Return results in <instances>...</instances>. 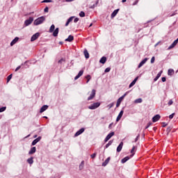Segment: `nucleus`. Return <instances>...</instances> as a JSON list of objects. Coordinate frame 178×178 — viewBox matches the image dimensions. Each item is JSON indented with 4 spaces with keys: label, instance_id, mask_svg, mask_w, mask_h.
I'll return each mask as SVG.
<instances>
[{
    "label": "nucleus",
    "instance_id": "obj_26",
    "mask_svg": "<svg viewBox=\"0 0 178 178\" xmlns=\"http://www.w3.org/2000/svg\"><path fill=\"white\" fill-rule=\"evenodd\" d=\"M129 159H130V156H125L121 160V163H126L127 161H129Z\"/></svg>",
    "mask_w": 178,
    "mask_h": 178
},
{
    "label": "nucleus",
    "instance_id": "obj_8",
    "mask_svg": "<svg viewBox=\"0 0 178 178\" xmlns=\"http://www.w3.org/2000/svg\"><path fill=\"white\" fill-rule=\"evenodd\" d=\"M86 129L84 128H81L80 129L79 131H77L75 134H74V137H79V136H80V134H83V133H84Z\"/></svg>",
    "mask_w": 178,
    "mask_h": 178
},
{
    "label": "nucleus",
    "instance_id": "obj_46",
    "mask_svg": "<svg viewBox=\"0 0 178 178\" xmlns=\"http://www.w3.org/2000/svg\"><path fill=\"white\" fill-rule=\"evenodd\" d=\"M168 106H170V105H173V100L170 99L168 103Z\"/></svg>",
    "mask_w": 178,
    "mask_h": 178
},
{
    "label": "nucleus",
    "instance_id": "obj_55",
    "mask_svg": "<svg viewBox=\"0 0 178 178\" xmlns=\"http://www.w3.org/2000/svg\"><path fill=\"white\" fill-rule=\"evenodd\" d=\"M162 127H166L168 126V124L166 122H162Z\"/></svg>",
    "mask_w": 178,
    "mask_h": 178
},
{
    "label": "nucleus",
    "instance_id": "obj_35",
    "mask_svg": "<svg viewBox=\"0 0 178 178\" xmlns=\"http://www.w3.org/2000/svg\"><path fill=\"white\" fill-rule=\"evenodd\" d=\"M136 146H134L131 150V154H132L131 156H133L134 155V154H136Z\"/></svg>",
    "mask_w": 178,
    "mask_h": 178
},
{
    "label": "nucleus",
    "instance_id": "obj_54",
    "mask_svg": "<svg viewBox=\"0 0 178 178\" xmlns=\"http://www.w3.org/2000/svg\"><path fill=\"white\" fill-rule=\"evenodd\" d=\"M162 73H163V71H160L158 74H157V76H159V77H161V76H162Z\"/></svg>",
    "mask_w": 178,
    "mask_h": 178
},
{
    "label": "nucleus",
    "instance_id": "obj_18",
    "mask_svg": "<svg viewBox=\"0 0 178 178\" xmlns=\"http://www.w3.org/2000/svg\"><path fill=\"white\" fill-rule=\"evenodd\" d=\"M118 13H119V9L115 10L111 15V19H113V17H115Z\"/></svg>",
    "mask_w": 178,
    "mask_h": 178
},
{
    "label": "nucleus",
    "instance_id": "obj_36",
    "mask_svg": "<svg viewBox=\"0 0 178 178\" xmlns=\"http://www.w3.org/2000/svg\"><path fill=\"white\" fill-rule=\"evenodd\" d=\"M79 16H80V17H86V13H84L83 11H81L79 13Z\"/></svg>",
    "mask_w": 178,
    "mask_h": 178
},
{
    "label": "nucleus",
    "instance_id": "obj_39",
    "mask_svg": "<svg viewBox=\"0 0 178 178\" xmlns=\"http://www.w3.org/2000/svg\"><path fill=\"white\" fill-rule=\"evenodd\" d=\"M27 63H29V61H25L24 63L22 64V66L24 65L26 66V68L29 67L30 65H29V64Z\"/></svg>",
    "mask_w": 178,
    "mask_h": 178
},
{
    "label": "nucleus",
    "instance_id": "obj_11",
    "mask_svg": "<svg viewBox=\"0 0 178 178\" xmlns=\"http://www.w3.org/2000/svg\"><path fill=\"white\" fill-rule=\"evenodd\" d=\"M147 60H148V58H145V59H143L138 65V68L140 69V67H142V66H144V65H145V63H147Z\"/></svg>",
    "mask_w": 178,
    "mask_h": 178
},
{
    "label": "nucleus",
    "instance_id": "obj_59",
    "mask_svg": "<svg viewBox=\"0 0 178 178\" xmlns=\"http://www.w3.org/2000/svg\"><path fill=\"white\" fill-rule=\"evenodd\" d=\"M158 79H159V78H157V76H156V77L154 79V81H158Z\"/></svg>",
    "mask_w": 178,
    "mask_h": 178
},
{
    "label": "nucleus",
    "instance_id": "obj_5",
    "mask_svg": "<svg viewBox=\"0 0 178 178\" xmlns=\"http://www.w3.org/2000/svg\"><path fill=\"white\" fill-rule=\"evenodd\" d=\"M113 136H115L114 131H112L110 134H108L104 139V143H108V141H109V140H111V138H112Z\"/></svg>",
    "mask_w": 178,
    "mask_h": 178
},
{
    "label": "nucleus",
    "instance_id": "obj_17",
    "mask_svg": "<svg viewBox=\"0 0 178 178\" xmlns=\"http://www.w3.org/2000/svg\"><path fill=\"white\" fill-rule=\"evenodd\" d=\"M48 105H44L41 107L40 112V113H42L43 112H45V111H47V109H48Z\"/></svg>",
    "mask_w": 178,
    "mask_h": 178
},
{
    "label": "nucleus",
    "instance_id": "obj_21",
    "mask_svg": "<svg viewBox=\"0 0 178 178\" xmlns=\"http://www.w3.org/2000/svg\"><path fill=\"white\" fill-rule=\"evenodd\" d=\"M17 41H19V38H17V37L15 38L10 42V47H13V45H15V44H16V42H17Z\"/></svg>",
    "mask_w": 178,
    "mask_h": 178
},
{
    "label": "nucleus",
    "instance_id": "obj_49",
    "mask_svg": "<svg viewBox=\"0 0 178 178\" xmlns=\"http://www.w3.org/2000/svg\"><path fill=\"white\" fill-rule=\"evenodd\" d=\"M49 10V8L48 7H45V8L44 9V12L45 13H48V11Z\"/></svg>",
    "mask_w": 178,
    "mask_h": 178
},
{
    "label": "nucleus",
    "instance_id": "obj_44",
    "mask_svg": "<svg viewBox=\"0 0 178 178\" xmlns=\"http://www.w3.org/2000/svg\"><path fill=\"white\" fill-rule=\"evenodd\" d=\"M95 156H97V153L95 152L90 155V157L92 158V159H94Z\"/></svg>",
    "mask_w": 178,
    "mask_h": 178
},
{
    "label": "nucleus",
    "instance_id": "obj_37",
    "mask_svg": "<svg viewBox=\"0 0 178 178\" xmlns=\"http://www.w3.org/2000/svg\"><path fill=\"white\" fill-rule=\"evenodd\" d=\"M85 79H88L87 81H86V83H88V82L90 81V80H91V75H90V74L87 75V76L85 77Z\"/></svg>",
    "mask_w": 178,
    "mask_h": 178
},
{
    "label": "nucleus",
    "instance_id": "obj_24",
    "mask_svg": "<svg viewBox=\"0 0 178 178\" xmlns=\"http://www.w3.org/2000/svg\"><path fill=\"white\" fill-rule=\"evenodd\" d=\"M83 54H84L86 59H88V58H90V54L88 53V51L87 49H84Z\"/></svg>",
    "mask_w": 178,
    "mask_h": 178
},
{
    "label": "nucleus",
    "instance_id": "obj_48",
    "mask_svg": "<svg viewBox=\"0 0 178 178\" xmlns=\"http://www.w3.org/2000/svg\"><path fill=\"white\" fill-rule=\"evenodd\" d=\"M58 61H61V63H65V62H66V60L65 58H62Z\"/></svg>",
    "mask_w": 178,
    "mask_h": 178
},
{
    "label": "nucleus",
    "instance_id": "obj_3",
    "mask_svg": "<svg viewBox=\"0 0 178 178\" xmlns=\"http://www.w3.org/2000/svg\"><path fill=\"white\" fill-rule=\"evenodd\" d=\"M127 94H129V92H126L122 96H121L117 101V104H116V108H119V106H120V104H122V101H123V99H124V97H126V95H127Z\"/></svg>",
    "mask_w": 178,
    "mask_h": 178
},
{
    "label": "nucleus",
    "instance_id": "obj_38",
    "mask_svg": "<svg viewBox=\"0 0 178 178\" xmlns=\"http://www.w3.org/2000/svg\"><path fill=\"white\" fill-rule=\"evenodd\" d=\"M6 111V106H3L0 108V113H2V112H5Z\"/></svg>",
    "mask_w": 178,
    "mask_h": 178
},
{
    "label": "nucleus",
    "instance_id": "obj_28",
    "mask_svg": "<svg viewBox=\"0 0 178 178\" xmlns=\"http://www.w3.org/2000/svg\"><path fill=\"white\" fill-rule=\"evenodd\" d=\"M109 161H111V157H108L104 162L102 163V166H106L108 163H109Z\"/></svg>",
    "mask_w": 178,
    "mask_h": 178
},
{
    "label": "nucleus",
    "instance_id": "obj_57",
    "mask_svg": "<svg viewBox=\"0 0 178 178\" xmlns=\"http://www.w3.org/2000/svg\"><path fill=\"white\" fill-rule=\"evenodd\" d=\"M77 22H79V17H76V18L74 19V23H77Z\"/></svg>",
    "mask_w": 178,
    "mask_h": 178
},
{
    "label": "nucleus",
    "instance_id": "obj_63",
    "mask_svg": "<svg viewBox=\"0 0 178 178\" xmlns=\"http://www.w3.org/2000/svg\"><path fill=\"white\" fill-rule=\"evenodd\" d=\"M95 6V5H93L92 6H91V7H90L91 9H94Z\"/></svg>",
    "mask_w": 178,
    "mask_h": 178
},
{
    "label": "nucleus",
    "instance_id": "obj_4",
    "mask_svg": "<svg viewBox=\"0 0 178 178\" xmlns=\"http://www.w3.org/2000/svg\"><path fill=\"white\" fill-rule=\"evenodd\" d=\"M95 94H97V90L92 89L90 96L87 99V101H91L92 99H94V98H95Z\"/></svg>",
    "mask_w": 178,
    "mask_h": 178
},
{
    "label": "nucleus",
    "instance_id": "obj_53",
    "mask_svg": "<svg viewBox=\"0 0 178 178\" xmlns=\"http://www.w3.org/2000/svg\"><path fill=\"white\" fill-rule=\"evenodd\" d=\"M161 81H163V83H165V81H166V77H165V76L162 77Z\"/></svg>",
    "mask_w": 178,
    "mask_h": 178
},
{
    "label": "nucleus",
    "instance_id": "obj_50",
    "mask_svg": "<svg viewBox=\"0 0 178 178\" xmlns=\"http://www.w3.org/2000/svg\"><path fill=\"white\" fill-rule=\"evenodd\" d=\"M19 69H22V65L17 67L15 72H17Z\"/></svg>",
    "mask_w": 178,
    "mask_h": 178
},
{
    "label": "nucleus",
    "instance_id": "obj_56",
    "mask_svg": "<svg viewBox=\"0 0 178 178\" xmlns=\"http://www.w3.org/2000/svg\"><path fill=\"white\" fill-rule=\"evenodd\" d=\"M137 3H138V0H136L134 3H133V6H136L137 5Z\"/></svg>",
    "mask_w": 178,
    "mask_h": 178
},
{
    "label": "nucleus",
    "instance_id": "obj_19",
    "mask_svg": "<svg viewBox=\"0 0 178 178\" xmlns=\"http://www.w3.org/2000/svg\"><path fill=\"white\" fill-rule=\"evenodd\" d=\"M73 19H74V17H70L65 23V27H67L69 24L71 23V22H73Z\"/></svg>",
    "mask_w": 178,
    "mask_h": 178
},
{
    "label": "nucleus",
    "instance_id": "obj_42",
    "mask_svg": "<svg viewBox=\"0 0 178 178\" xmlns=\"http://www.w3.org/2000/svg\"><path fill=\"white\" fill-rule=\"evenodd\" d=\"M49 2H52V0H44L42 1V3H49Z\"/></svg>",
    "mask_w": 178,
    "mask_h": 178
},
{
    "label": "nucleus",
    "instance_id": "obj_13",
    "mask_svg": "<svg viewBox=\"0 0 178 178\" xmlns=\"http://www.w3.org/2000/svg\"><path fill=\"white\" fill-rule=\"evenodd\" d=\"M123 113H124V111L123 110H121L116 118V122H119V120L122 119V116H123Z\"/></svg>",
    "mask_w": 178,
    "mask_h": 178
},
{
    "label": "nucleus",
    "instance_id": "obj_16",
    "mask_svg": "<svg viewBox=\"0 0 178 178\" xmlns=\"http://www.w3.org/2000/svg\"><path fill=\"white\" fill-rule=\"evenodd\" d=\"M137 80H138V76L136 77L132 82L129 84V88H131V87H133V86H134L136 84V83H137Z\"/></svg>",
    "mask_w": 178,
    "mask_h": 178
},
{
    "label": "nucleus",
    "instance_id": "obj_1",
    "mask_svg": "<svg viewBox=\"0 0 178 178\" xmlns=\"http://www.w3.org/2000/svg\"><path fill=\"white\" fill-rule=\"evenodd\" d=\"M44 22H45V17L42 16V17H40L38 19H36L33 22V24L35 26H40V24H42L44 23Z\"/></svg>",
    "mask_w": 178,
    "mask_h": 178
},
{
    "label": "nucleus",
    "instance_id": "obj_6",
    "mask_svg": "<svg viewBox=\"0 0 178 178\" xmlns=\"http://www.w3.org/2000/svg\"><path fill=\"white\" fill-rule=\"evenodd\" d=\"M34 22V18L33 17H30L28 19L25 20L24 24L25 26H30Z\"/></svg>",
    "mask_w": 178,
    "mask_h": 178
},
{
    "label": "nucleus",
    "instance_id": "obj_40",
    "mask_svg": "<svg viewBox=\"0 0 178 178\" xmlns=\"http://www.w3.org/2000/svg\"><path fill=\"white\" fill-rule=\"evenodd\" d=\"M114 105H115V103H111L107 106V108H108V109H111V108H113Z\"/></svg>",
    "mask_w": 178,
    "mask_h": 178
},
{
    "label": "nucleus",
    "instance_id": "obj_64",
    "mask_svg": "<svg viewBox=\"0 0 178 178\" xmlns=\"http://www.w3.org/2000/svg\"><path fill=\"white\" fill-rule=\"evenodd\" d=\"M44 119H48V117H47V116H44L43 117Z\"/></svg>",
    "mask_w": 178,
    "mask_h": 178
},
{
    "label": "nucleus",
    "instance_id": "obj_61",
    "mask_svg": "<svg viewBox=\"0 0 178 178\" xmlns=\"http://www.w3.org/2000/svg\"><path fill=\"white\" fill-rule=\"evenodd\" d=\"M159 42H158L154 45V47H158V45H159Z\"/></svg>",
    "mask_w": 178,
    "mask_h": 178
},
{
    "label": "nucleus",
    "instance_id": "obj_62",
    "mask_svg": "<svg viewBox=\"0 0 178 178\" xmlns=\"http://www.w3.org/2000/svg\"><path fill=\"white\" fill-rule=\"evenodd\" d=\"M127 0H122V2L123 3H124V2H126Z\"/></svg>",
    "mask_w": 178,
    "mask_h": 178
},
{
    "label": "nucleus",
    "instance_id": "obj_52",
    "mask_svg": "<svg viewBox=\"0 0 178 178\" xmlns=\"http://www.w3.org/2000/svg\"><path fill=\"white\" fill-rule=\"evenodd\" d=\"M174 117H175V113L169 115V119H172Z\"/></svg>",
    "mask_w": 178,
    "mask_h": 178
},
{
    "label": "nucleus",
    "instance_id": "obj_7",
    "mask_svg": "<svg viewBox=\"0 0 178 178\" xmlns=\"http://www.w3.org/2000/svg\"><path fill=\"white\" fill-rule=\"evenodd\" d=\"M38 37H40V33L38 32V33L33 34L32 35V37L31 38V42L35 41V40H37L38 38Z\"/></svg>",
    "mask_w": 178,
    "mask_h": 178
},
{
    "label": "nucleus",
    "instance_id": "obj_2",
    "mask_svg": "<svg viewBox=\"0 0 178 178\" xmlns=\"http://www.w3.org/2000/svg\"><path fill=\"white\" fill-rule=\"evenodd\" d=\"M101 106L100 102H95L92 104L90 106H88V109H90L91 111H94L95 109H97V108H99Z\"/></svg>",
    "mask_w": 178,
    "mask_h": 178
},
{
    "label": "nucleus",
    "instance_id": "obj_23",
    "mask_svg": "<svg viewBox=\"0 0 178 178\" xmlns=\"http://www.w3.org/2000/svg\"><path fill=\"white\" fill-rule=\"evenodd\" d=\"M34 157L31 156L27 159L26 162L29 163V165H33L34 163Z\"/></svg>",
    "mask_w": 178,
    "mask_h": 178
},
{
    "label": "nucleus",
    "instance_id": "obj_51",
    "mask_svg": "<svg viewBox=\"0 0 178 178\" xmlns=\"http://www.w3.org/2000/svg\"><path fill=\"white\" fill-rule=\"evenodd\" d=\"M155 62V56L152 57L151 63H154Z\"/></svg>",
    "mask_w": 178,
    "mask_h": 178
},
{
    "label": "nucleus",
    "instance_id": "obj_25",
    "mask_svg": "<svg viewBox=\"0 0 178 178\" xmlns=\"http://www.w3.org/2000/svg\"><path fill=\"white\" fill-rule=\"evenodd\" d=\"M56 69L57 70H61L62 69V63L61 61H58L56 63Z\"/></svg>",
    "mask_w": 178,
    "mask_h": 178
},
{
    "label": "nucleus",
    "instance_id": "obj_47",
    "mask_svg": "<svg viewBox=\"0 0 178 178\" xmlns=\"http://www.w3.org/2000/svg\"><path fill=\"white\" fill-rule=\"evenodd\" d=\"M140 138V134H138L136 138H135L134 143H137L138 141V139Z\"/></svg>",
    "mask_w": 178,
    "mask_h": 178
},
{
    "label": "nucleus",
    "instance_id": "obj_45",
    "mask_svg": "<svg viewBox=\"0 0 178 178\" xmlns=\"http://www.w3.org/2000/svg\"><path fill=\"white\" fill-rule=\"evenodd\" d=\"M151 126H152V122H149L147 123V125L146 126L145 129H148Z\"/></svg>",
    "mask_w": 178,
    "mask_h": 178
},
{
    "label": "nucleus",
    "instance_id": "obj_9",
    "mask_svg": "<svg viewBox=\"0 0 178 178\" xmlns=\"http://www.w3.org/2000/svg\"><path fill=\"white\" fill-rule=\"evenodd\" d=\"M178 43V38L175 40L168 48V50L172 49V48H175V46L177 45Z\"/></svg>",
    "mask_w": 178,
    "mask_h": 178
},
{
    "label": "nucleus",
    "instance_id": "obj_41",
    "mask_svg": "<svg viewBox=\"0 0 178 178\" xmlns=\"http://www.w3.org/2000/svg\"><path fill=\"white\" fill-rule=\"evenodd\" d=\"M11 79H12V74H10V75L7 77V83H9V81H10Z\"/></svg>",
    "mask_w": 178,
    "mask_h": 178
},
{
    "label": "nucleus",
    "instance_id": "obj_31",
    "mask_svg": "<svg viewBox=\"0 0 178 178\" xmlns=\"http://www.w3.org/2000/svg\"><path fill=\"white\" fill-rule=\"evenodd\" d=\"M113 143V140H110L105 146V148H109L111 145Z\"/></svg>",
    "mask_w": 178,
    "mask_h": 178
},
{
    "label": "nucleus",
    "instance_id": "obj_43",
    "mask_svg": "<svg viewBox=\"0 0 178 178\" xmlns=\"http://www.w3.org/2000/svg\"><path fill=\"white\" fill-rule=\"evenodd\" d=\"M109 72H111V67H107L104 70L105 73H109Z\"/></svg>",
    "mask_w": 178,
    "mask_h": 178
},
{
    "label": "nucleus",
    "instance_id": "obj_58",
    "mask_svg": "<svg viewBox=\"0 0 178 178\" xmlns=\"http://www.w3.org/2000/svg\"><path fill=\"white\" fill-rule=\"evenodd\" d=\"M112 126H113V122L111 123V124L108 125V129H112Z\"/></svg>",
    "mask_w": 178,
    "mask_h": 178
},
{
    "label": "nucleus",
    "instance_id": "obj_30",
    "mask_svg": "<svg viewBox=\"0 0 178 178\" xmlns=\"http://www.w3.org/2000/svg\"><path fill=\"white\" fill-rule=\"evenodd\" d=\"M173 74H175V70L172 69H170L168 71V76H172Z\"/></svg>",
    "mask_w": 178,
    "mask_h": 178
},
{
    "label": "nucleus",
    "instance_id": "obj_32",
    "mask_svg": "<svg viewBox=\"0 0 178 178\" xmlns=\"http://www.w3.org/2000/svg\"><path fill=\"white\" fill-rule=\"evenodd\" d=\"M84 168V161H81V163L79 165V170H83Z\"/></svg>",
    "mask_w": 178,
    "mask_h": 178
},
{
    "label": "nucleus",
    "instance_id": "obj_12",
    "mask_svg": "<svg viewBox=\"0 0 178 178\" xmlns=\"http://www.w3.org/2000/svg\"><path fill=\"white\" fill-rule=\"evenodd\" d=\"M41 136L38 137L37 138H35V140H33L31 145H35V144H37L38 143H40V141H41Z\"/></svg>",
    "mask_w": 178,
    "mask_h": 178
},
{
    "label": "nucleus",
    "instance_id": "obj_15",
    "mask_svg": "<svg viewBox=\"0 0 178 178\" xmlns=\"http://www.w3.org/2000/svg\"><path fill=\"white\" fill-rule=\"evenodd\" d=\"M36 151H37V148L35 147H31L29 152V155H33V154H35Z\"/></svg>",
    "mask_w": 178,
    "mask_h": 178
},
{
    "label": "nucleus",
    "instance_id": "obj_27",
    "mask_svg": "<svg viewBox=\"0 0 178 178\" xmlns=\"http://www.w3.org/2000/svg\"><path fill=\"white\" fill-rule=\"evenodd\" d=\"M59 34V28H56L54 31H53V36L56 37Z\"/></svg>",
    "mask_w": 178,
    "mask_h": 178
},
{
    "label": "nucleus",
    "instance_id": "obj_14",
    "mask_svg": "<svg viewBox=\"0 0 178 178\" xmlns=\"http://www.w3.org/2000/svg\"><path fill=\"white\" fill-rule=\"evenodd\" d=\"M83 73H84V71L83 70H80L78 74L74 77V80H78V79H80V77L83 76Z\"/></svg>",
    "mask_w": 178,
    "mask_h": 178
},
{
    "label": "nucleus",
    "instance_id": "obj_34",
    "mask_svg": "<svg viewBox=\"0 0 178 178\" xmlns=\"http://www.w3.org/2000/svg\"><path fill=\"white\" fill-rule=\"evenodd\" d=\"M134 102H135V104H141V102H143V99H141V98L136 99L134 101Z\"/></svg>",
    "mask_w": 178,
    "mask_h": 178
},
{
    "label": "nucleus",
    "instance_id": "obj_10",
    "mask_svg": "<svg viewBox=\"0 0 178 178\" xmlns=\"http://www.w3.org/2000/svg\"><path fill=\"white\" fill-rule=\"evenodd\" d=\"M161 119V115L159 114H156L152 118V122L153 123H156V122H158Z\"/></svg>",
    "mask_w": 178,
    "mask_h": 178
},
{
    "label": "nucleus",
    "instance_id": "obj_33",
    "mask_svg": "<svg viewBox=\"0 0 178 178\" xmlns=\"http://www.w3.org/2000/svg\"><path fill=\"white\" fill-rule=\"evenodd\" d=\"M55 30V25L54 24H52L51 26H50V29H49V33H54V31Z\"/></svg>",
    "mask_w": 178,
    "mask_h": 178
},
{
    "label": "nucleus",
    "instance_id": "obj_60",
    "mask_svg": "<svg viewBox=\"0 0 178 178\" xmlns=\"http://www.w3.org/2000/svg\"><path fill=\"white\" fill-rule=\"evenodd\" d=\"M74 0H65V2H73Z\"/></svg>",
    "mask_w": 178,
    "mask_h": 178
},
{
    "label": "nucleus",
    "instance_id": "obj_29",
    "mask_svg": "<svg viewBox=\"0 0 178 178\" xmlns=\"http://www.w3.org/2000/svg\"><path fill=\"white\" fill-rule=\"evenodd\" d=\"M99 62L100 63H102V65H105V63H106V57H102L101 59L99 60Z\"/></svg>",
    "mask_w": 178,
    "mask_h": 178
},
{
    "label": "nucleus",
    "instance_id": "obj_20",
    "mask_svg": "<svg viewBox=\"0 0 178 178\" xmlns=\"http://www.w3.org/2000/svg\"><path fill=\"white\" fill-rule=\"evenodd\" d=\"M123 148V142H121L117 147V152H120Z\"/></svg>",
    "mask_w": 178,
    "mask_h": 178
},
{
    "label": "nucleus",
    "instance_id": "obj_22",
    "mask_svg": "<svg viewBox=\"0 0 178 178\" xmlns=\"http://www.w3.org/2000/svg\"><path fill=\"white\" fill-rule=\"evenodd\" d=\"M74 40V37L72 35H70L67 39H65V41L67 42H72Z\"/></svg>",
    "mask_w": 178,
    "mask_h": 178
}]
</instances>
